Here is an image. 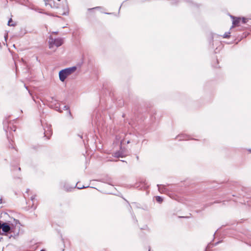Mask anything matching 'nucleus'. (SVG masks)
Here are the masks:
<instances>
[{
    "label": "nucleus",
    "mask_w": 251,
    "mask_h": 251,
    "mask_svg": "<svg viewBox=\"0 0 251 251\" xmlns=\"http://www.w3.org/2000/svg\"><path fill=\"white\" fill-rule=\"evenodd\" d=\"M44 5L48 9H53L62 15L68 13L69 8L66 0H44Z\"/></svg>",
    "instance_id": "nucleus-1"
},
{
    "label": "nucleus",
    "mask_w": 251,
    "mask_h": 251,
    "mask_svg": "<svg viewBox=\"0 0 251 251\" xmlns=\"http://www.w3.org/2000/svg\"><path fill=\"white\" fill-rule=\"evenodd\" d=\"M76 70L75 66L67 68L61 70L59 72V77L61 81L64 82L66 78L73 74Z\"/></svg>",
    "instance_id": "nucleus-2"
},
{
    "label": "nucleus",
    "mask_w": 251,
    "mask_h": 251,
    "mask_svg": "<svg viewBox=\"0 0 251 251\" xmlns=\"http://www.w3.org/2000/svg\"><path fill=\"white\" fill-rule=\"evenodd\" d=\"M49 48L52 49L54 46L58 48L63 44V40L61 38H57L53 39L52 38H50L49 41Z\"/></svg>",
    "instance_id": "nucleus-3"
},
{
    "label": "nucleus",
    "mask_w": 251,
    "mask_h": 251,
    "mask_svg": "<svg viewBox=\"0 0 251 251\" xmlns=\"http://www.w3.org/2000/svg\"><path fill=\"white\" fill-rule=\"evenodd\" d=\"M11 229L10 225L7 223H2L0 221V234L3 235L8 232Z\"/></svg>",
    "instance_id": "nucleus-4"
},
{
    "label": "nucleus",
    "mask_w": 251,
    "mask_h": 251,
    "mask_svg": "<svg viewBox=\"0 0 251 251\" xmlns=\"http://www.w3.org/2000/svg\"><path fill=\"white\" fill-rule=\"evenodd\" d=\"M233 18L232 24L234 25H237L240 23V21L241 20L240 18H234L233 17H231Z\"/></svg>",
    "instance_id": "nucleus-5"
},
{
    "label": "nucleus",
    "mask_w": 251,
    "mask_h": 251,
    "mask_svg": "<svg viewBox=\"0 0 251 251\" xmlns=\"http://www.w3.org/2000/svg\"><path fill=\"white\" fill-rule=\"evenodd\" d=\"M45 136L47 137L48 138H49L50 136L51 135V130L50 129L49 127H47V129H45Z\"/></svg>",
    "instance_id": "nucleus-6"
},
{
    "label": "nucleus",
    "mask_w": 251,
    "mask_h": 251,
    "mask_svg": "<svg viewBox=\"0 0 251 251\" xmlns=\"http://www.w3.org/2000/svg\"><path fill=\"white\" fill-rule=\"evenodd\" d=\"M249 19H251V18L249 19L245 17H243L241 20H242V22L243 24H245L248 22Z\"/></svg>",
    "instance_id": "nucleus-7"
},
{
    "label": "nucleus",
    "mask_w": 251,
    "mask_h": 251,
    "mask_svg": "<svg viewBox=\"0 0 251 251\" xmlns=\"http://www.w3.org/2000/svg\"><path fill=\"white\" fill-rule=\"evenodd\" d=\"M156 201H157V202H159V203L162 202V201H163L162 199L160 197H159V196H157V197H156Z\"/></svg>",
    "instance_id": "nucleus-8"
},
{
    "label": "nucleus",
    "mask_w": 251,
    "mask_h": 251,
    "mask_svg": "<svg viewBox=\"0 0 251 251\" xmlns=\"http://www.w3.org/2000/svg\"><path fill=\"white\" fill-rule=\"evenodd\" d=\"M13 22L12 20L11 19H10L9 21H8V25H9V26H14L15 25L14 24H12V23Z\"/></svg>",
    "instance_id": "nucleus-9"
},
{
    "label": "nucleus",
    "mask_w": 251,
    "mask_h": 251,
    "mask_svg": "<svg viewBox=\"0 0 251 251\" xmlns=\"http://www.w3.org/2000/svg\"><path fill=\"white\" fill-rule=\"evenodd\" d=\"M229 34H230V32H226L224 34L223 37L225 38L228 37L229 36Z\"/></svg>",
    "instance_id": "nucleus-10"
},
{
    "label": "nucleus",
    "mask_w": 251,
    "mask_h": 251,
    "mask_svg": "<svg viewBox=\"0 0 251 251\" xmlns=\"http://www.w3.org/2000/svg\"><path fill=\"white\" fill-rule=\"evenodd\" d=\"M76 186H77V188L79 189L88 187V186H81V185H78L77 184H76Z\"/></svg>",
    "instance_id": "nucleus-11"
},
{
    "label": "nucleus",
    "mask_w": 251,
    "mask_h": 251,
    "mask_svg": "<svg viewBox=\"0 0 251 251\" xmlns=\"http://www.w3.org/2000/svg\"><path fill=\"white\" fill-rule=\"evenodd\" d=\"M69 106H67V105H65L63 106V109L64 110H69Z\"/></svg>",
    "instance_id": "nucleus-12"
},
{
    "label": "nucleus",
    "mask_w": 251,
    "mask_h": 251,
    "mask_svg": "<svg viewBox=\"0 0 251 251\" xmlns=\"http://www.w3.org/2000/svg\"><path fill=\"white\" fill-rule=\"evenodd\" d=\"M157 186H158V190H159L160 192H163V191H162V190H161L162 186H161V185H157Z\"/></svg>",
    "instance_id": "nucleus-13"
},
{
    "label": "nucleus",
    "mask_w": 251,
    "mask_h": 251,
    "mask_svg": "<svg viewBox=\"0 0 251 251\" xmlns=\"http://www.w3.org/2000/svg\"><path fill=\"white\" fill-rule=\"evenodd\" d=\"M7 36H8V35H7V33L4 36V38H5V41L6 42V40H7Z\"/></svg>",
    "instance_id": "nucleus-14"
},
{
    "label": "nucleus",
    "mask_w": 251,
    "mask_h": 251,
    "mask_svg": "<svg viewBox=\"0 0 251 251\" xmlns=\"http://www.w3.org/2000/svg\"><path fill=\"white\" fill-rule=\"evenodd\" d=\"M120 156V155L119 154H118L117 153H116L115 154V156H116V157H119Z\"/></svg>",
    "instance_id": "nucleus-15"
},
{
    "label": "nucleus",
    "mask_w": 251,
    "mask_h": 251,
    "mask_svg": "<svg viewBox=\"0 0 251 251\" xmlns=\"http://www.w3.org/2000/svg\"><path fill=\"white\" fill-rule=\"evenodd\" d=\"M68 113L69 115H71V112L70 110L68 111Z\"/></svg>",
    "instance_id": "nucleus-16"
},
{
    "label": "nucleus",
    "mask_w": 251,
    "mask_h": 251,
    "mask_svg": "<svg viewBox=\"0 0 251 251\" xmlns=\"http://www.w3.org/2000/svg\"><path fill=\"white\" fill-rule=\"evenodd\" d=\"M34 199V197H32L31 198V199L32 201H33Z\"/></svg>",
    "instance_id": "nucleus-17"
},
{
    "label": "nucleus",
    "mask_w": 251,
    "mask_h": 251,
    "mask_svg": "<svg viewBox=\"0 0 251 251\" xmlns=\"http://www.w3.org/2000/svg\"><path fill=\"white\" fill-rule=\"evenodd\" d=\"M40 251H45L44 250H42Z\"/></svg>",
    "instance_id": "nucleus-18"
},
{
    "label": "nucleus",
    "mask_w": 251,
    "mask_h": 251,
    "mask_svg": "<svg viewBox=\"0 0 251 251\" xmlns=\"http://www.w3.org/2000/svg\"><path fill=\"white\" fill-rule=\"evenodd\" d=\"M249 151H250V152H251V150H249Z\"/></svg>",
    "instance_id": "nucleus-19"
},
{
    "label": "nucleus",
    "mask_w": 251,
    "mask_h": 251,
    "mask_svg": "<svg viewBox=\"0 0 251 251\" xmlns=\"http://www.w3.org/2000/svg\"><path fill=\"white\" fill-rule=\"evenodd\" d=\"M205 251H207V249H206V250H205Z\"/></svg>",
    "instance_id": "nucleus-20"
},
{
    "label": "nucleus",
    "mask_w": 251,
    "mask_h": 251,
    "mask_svg": "<svg viewBox=\"0 0 251 251\" xmlns=\"http://www.w3.org/2000/svg\"><path fill=\"white\" fill-rule=\"evenodd\" d=\"M1 201V200H0V201Z\"/></svg>",
    "instance_id": "nucleus-21"
},
{
    "label": "nucleus",
    "mask_w": 251,
    "mask_h": 251,
    "mask_svg": "<svg viewBox=\"0 0 251 251\" xmlns=\"http://www.w3.org/2000/svg\"><path fill=\"white\" fill-rule=\"evenodd\" d=\"M149 251H150V250H149Z\"/></svg>",
    "instance_id": "nucleus-22"
}]
</instances>
